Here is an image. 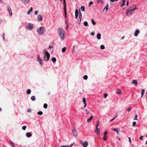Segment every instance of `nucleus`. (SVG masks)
Instances as JSON below:
<instances>
[{
    "label": "nucleus",
    "instance_id": "1",
    "mask_svg": "<svg viewBox=\"0 0 147 147\" xmlns=\"http://www.w3.org/2000/svg\"><path fill=\"white\" fill-rule=\"evenodd\" d=\"M58 32L59 33V36L61 39L63 40L65 37V32L64 30L61 28H59L58 29Z\"/></svg>",
    "mask_w": 147,
    "mask_h": 147
},
{
    "label": "nucleus",
    "instance_id": "2",
    "mask_svg": "<svg viewBox=\"0 0 147 147\" xmlns=\"http://www.w3.org/2000/svg\"><path fill=\"white\" fill-rule=\"evenodd\" d=\"M36 31L38 35L40 36H41L43 35L46 31L45 28L44 26L40 27L37 28Z\"/></svg>",
    "mask_w": 147,
    "mask_h": 147
},
{
    "label": "nucleus",
    "instance_id": "3",
    "mask_svg": "<svg viewBox=\"0 0 147 147\" xmlns=\"http://www.w3.org/2000/svg\"><path fill=\"white\" fill-rule=\"evenodd\" d=\"M44 59V60L47 61L49 60L50 55L46 49L43 50Z\"/></svg>",
    "mask_w": 147,
    "mask_h": 147
},
{
    "label": "nucleus",
    "instance_id": "4",
    "mask_svg": "<svg viewBox=\"0 0 147 147\" xmlns=\"http://www.w3.org/2000/svg\"><path fill=\"white\" fill-rule=\"evenodd\" d=\"M34 25L32 23H29L28 26L26 27V29L29 30H31L33 28Z\"/></svg>",
    "mask_w": 147,
    "mask_h": 147
},
{
    "label": "nucleus",
    "instance_id": "5",
    "mask_svg": "<svg viewBox=\"0 0 147 147\" xmlns=\"http://www.w3.org/2000/svg\"><path fill=\"white\" fill-rule=\"evenodd\" d=\"M80 143L83 146V147H87L88 145V143L87 141H85L84 142L82 141H80Z\"/></svg>",
    "mask_w": 147,
    "mask_h": 147
},
{
    "label": "nucleus",
    "instance_id": "6",
    "mask_svg": "<svg viewBox=\"0 0 147 147\" xmlns=\"http://www.w3.org/2000/svg\"><path fill=\"white\" fill-rule=\"evenodd\" d=\"M136 8V6L135 5H133L128 8V11L131 10L132 13Z\"/></svg>",
    "mask_w": 147,
    "mask_h": 147
},
{
    "label": "nucleus",
    "instance_id": "7",
    "mask_svg": "<svg viewBox=\"0 0 147 147\" xmlns=\"http://www.w3.org/2000/svg\"><path fill=\"white\" fill-rule=\"evenodd\" d=\"M63 3L64 11L65 12V18H66L67 12H66V4H65V0H63Z\"/></svg>",
    "mask_w": 147,
    "mask_h": 147
},
{
    "label": "nucleus",
    "instance_id": "8",
    "mask_svg": "<svg viewBox=\"0 0 147 147\" xmlns=\"http://www.w3.org/2000/svg\"><path fill=\"white\" fill-rule=\"evenodd\" d=\"M72 133L74 136H77L78 133L76 129H74L72 130Z\"/></svg>",
    "mask_w": 147,
    "mask_h": 147
},
{
    "label": "nucleus",
    "instance_id": "9",
    "mask_svg": "<svg viewBox=\"0 0 147 147\" xmlns=\"http://www.w3.org/2000/svg\"><path fill=\"white\" fill-rule=\"evenodd\" d=\"M112 130L115 131L117 133V134H119V131L120 130V129L119 128H117L113 129H112Z\"/></svg>",
    "mask_w": 147,
    "mask_h": 147
},
{
    "label": "nucleus",
    "instance_id": "10",
    "mask_svg": "<svg viewBox=\"0 0 147 147\" xmlns=\"http://www.w3.org/2000/svg\"><path fill=\"white\" fill-rule=\"evenodd\" d=\"M132 13V12H131V10L128 11V9H127V10L126 12V14L128 16H130Z\"/></svg>",
    "mask_w": 147,
    "mask_h": 147
},
{
    "label": "nucleus",
    "instance_id": "11",
    "mask_svg": "<svg viewBox=\"0 0 147 147\" xmlns=\"http://www.w3.org/2000/svg\"><path fill=\"white\" fill-rule=\"evenodd\" d=\"M139 32H140L139 30H136L134 32V36L136 37L138 35V34H139Z\"/></svg>",
    "mask_w": 147,
    "mask_h": 147
},
{
    "label": "nucleus",
    "instance_id": "12",
    "mask_svg": "<svg viewBox=\"0 0 147 147\" xmlns=\"http://www.w3.org/2000/svg\"><path fill=\"white\" fill-rule=\"evenodd\" d=\"M29 0H22V3L25 4H27L29 1Z\"/></svg>",
    "mask_w": 147,
    "mask_h": 147
},
{
    "label": "nucleus",
    "instance_id": "13",
    "mask_svg": "<svg viewBox=\"0 0 147 147\" xmlns=\"http://www.w3.org/2000/svg\"><path fill=\"white\" fill-rule=\"evenodd\" d=\"M101 34L100 33H98L96 35V38L98 40H100L101 38Z\"/></svg>",
    "mask_w": 147,
    "mask_h": 147
},
{
    "label": "nucleus",
    "instance_id": "14",
    "mask_svg": "<svg viewBox=\"0 0 147 147\" xmlns=\"http://www.w3.org/2000/svg\"><path fill=\"white\" fill-rule=\"evenodd\" d=\"M132 83L134 84L135 86H136L138 84V82L136 80H133L132 81Z\"/></svg>",
    "mask_w": 147,
    "mask_h": 147
},
{
    "label": "nucleus",
    "instance_id": "15",
    "mask_svg": "<svg viewBox=\"0 0 147 147\" xmlns=\"http://www.w3.org/2000/svg\"><path fill=\"white\" fill-rule=\"evenodd\" d=\"M26 135L27 137H30L32 136V134L29 132H27L26 134Z\"/></svg>",
    "mask_w": 147,
    "mask_h": 147
},
{
    "label": "nucleus",
    "instance_id": "16",
    "mask_svg": "<svg viewBox=\"0 0 147 147\" xmlns=\"http://www.w3.org/2000/svg\"><path fill=\"white\" fill-rule=\"evenodd\" d=\"M93 116H91L88 119H87V121L88 122H90L91 121V120L92 119V118H93Z\"/></svg>",
    "mask_w": 147,
    "mask_h": 147
},
{
    "label": "nucleus",
    "instance_id": "17",
    "mask_svg": "<svg viewBox=\"0 0 147 147\" xmlns=\"http://www.w3.org/2000/svg\"><path fill=\"white\" fill-rule=\"evenodd\" d=\"M144 92H145V90L143 89H142V91L141 92V94H142L141 97H142V96H143V95H144Z\"/></svg>",
    "mask_w": 147,
    "mask_h": 147
},
{
    "label": "nucleus",
    "instance_id": "18",
    "mask_svg": "<svg viewBox=\"0 0 147 147\" xmlns=\"http://www.w3.org/2000/svg\"><path fill=\"white\" fill-rule=\"evenodd\" d=\"M121 90L119 89L117 91V92H116V94H121Z\"/></svg>",
    "mask_w": 147,
    "mask_h": 147
},
{
    "label": "nucleus",
    "instance_id": "19",
    "mask_svg": "<svg viewBox=\"0 0 147 147\" xmlns=\"http://www.w3.org/2000/svg\"><path fill=\"white\" fill-rule=\"evenodd\" d=\"M52 61L54 63H55L56 61V59L55 57H53L51 59Z\"/></svg>",
    "mask_w": 147,
    "mask_h": 147
},
{
    "label": "nucleus",
    "instance_id": "20",
    "mask_svg": "<svg viewBox=\"0 0 147 147\" xmlns=\"http://www.w3.org/2000/svg\"><path fill=\"white\" fill-rule=\"evenodd\" d=\"M31 92V90L30 89H28L26 91V93L27 94H30Z\"/></svg>",
    "mask_w": 147,
    "mask_h": 147
},
{
    "label": "nucleus",
    "instance_id": "21",
    "mask_svg": "<svg viewBox=\"0 0 147 147\" xmlns=\"http://www.w3.org/2000/svg\"><path fill=\"white\" fill-rule=\"evenodd\" d=\"M38 61L39 62V63H40L41 65H43V63L41 59H39V60H38Z\"/></svg>",
    "mask_w": 147,
    "mask_h": 147
},
{
    "label": "nucleus",
    "instance_id": "22",
    "mask_svg": "<svg viewBox=\"0 0 147 147\" xmlns=\"http://www.w3.org/2000/svg\"><path fill=\"white\" fill-rule=\"evenodd\" d=\"M96 133H98L100 132V130L98 128H96V130L94 131Z\"/></svg>",
    "mask_w": 147,
    "mask_h": 147
},
{
    "label": "nucleus",
    "instance_id": "23",
    "mask_svg": "<svg viewBox=\"0 0 147 147\" xmlns=\"http://www.w3.org/2000/svg\"><path fill=\"white\" fill-rule=\"evenodd\" d=\"M31 99L32 101H34L36 100L35 97L34 96H32L31 97Z\"/></svg>",
    "mask_w": 147,
    "mask_h": 147
},
{
    "label": "nucleus",
    "instance_id": "24",
    "mask_svg": "<svg viewBox=\"0 0 147 147\" xmlns=\"http://www.w3.org/2000/svg\"><path fill=\"white\" fill-rule=\"evenodd\" d=\"M7 8L9 12H10V11H11V7L9 5H8L7 6Z\"/></svg>",
    "mask_w": 147,
    "mask_h": 147
},
{
    "label": "nucleus",
    "instance_id": "25",
    "mask_svg": "<svg viewBox=\"0 0 147 147\" xmlns=\"http://www.w3.org/2000/svg\"><path fill=\"white\" fill-rule=\"evenodd\" d=\"M81 9L82 11H84L85 10V7L84 6H82L81 7Z\"/></svg>",
    "mask_w": 147,
    "mask_h": 147
},
{
    "label": "nucleus",
    "instance_id": "26",
    "mask_svg": "<svg viewBox=\"0 0 147 147\" xmlns=\"http://www.w3.org/2000/svg\"><path fill=\"white\" fill-rule=\"evenodd\" d=\"M100 48L101 49H105V46L103 45H101L100 46Z\"/></svg>",
    "mask_w": 147,
    "mask_h": 147
},
{
    "label": "nucleus",
    "instance_id": "27",
    "mask_svg": "<svg viewBox=\"0 0 147 147\" xmlns=\"http://www.w3.org/2000/svg\"><path fill=\"white\" fill-rule=\"evenodd\" d=\"M66 47H63L62 49V52H65V50H66Z\"/></svg>",
    "mask_w": 147,
    "mask_h": 147
},
{
    "label": "nucleus",
    "instance_id": "28",
    "mask_svg": "<svg viewBox=\"0 0 147 147\" xmlns=\"http://www.w3.org/2000/svg\"><path fill=\"white\" fill-rule=\"evenodd\" d=\"M47 105L46 103L44 104V105H43V107L44 108L47 109Z\"/></svg>",
    "mask_w": 147,
    "mask_h": 147
},
{
    "label": "nucleus",
    "instance_id": "29",
    "mask_svg": "<svg viewBox=\"0 0 147 147\" xmlns=\"http://www.w3.org/2000/svg\"><path fill=\"white\" fill-rule=\"evenodd\" d=\"M91 22H92V23L93 25H94L95 24L96 22H94V21L93 20V19H92Z\"/></svg>",
    "mask_w": 147,
    "mask_h": 147
},
{
    "label": "nucleus",
    "instance_id": "30",
    "mask_svg": "<svg viewBox=\"0 0 147 147\" xmlns=\"http://www.w3.org/2000/svg\"><path fill=\"white\" fill-rule=\"evenodd\" d=\"M88 78V77L86 75H84L83 76V78H84V79L85 80H87V79Z\"/></svg>",
    "mask_w": 147,
    "mask_h": 147
},
{
    "label": "nucleus",
    "instance_id": "31",
    "mask_svg": "<svg viewBox=\"0 0 147 147\" xmlns=\"http://www.w3.org/2000/svg\"><path fill=\"white\" fill-rule=\"evenodd\" d=\"M37 113L39 115H41L43 113L42 111H39Z\"/></svg>",
    "mask_w": 147,
    "mask_h": 147
},
{
    "label": "nucleus",
    "instance_id": "32",
    "mask_svg": "<svg viewBox=\"0 0 147 147\" xmlns=\"http://www.w3.org/2000/svg\"><path fill=\"white\" fill-rule=\"evenodd\" d=\"M107 136H104L103 137V140H106L107 139Z\"/></svg>",
    "mask_w": 147,
    "mask_h": 147
},
{
    "label": "nucleus",
    "instance_id": "33",
    "mask_svg": "<svg viewBox=\"0 0 147 147\" xmlns=\"http://www.w3.org/2000/svg\"><path fill=\"white\" fill-rule=\"evenodd\" d=\"M99 121H97V124H96V128H98V125H99Z\"/></svg>",
    "mask_w": 147,
    "mask_h": 147
},
{
    "label": "nucleus",
    "instance_id": "34",
    "mask_svg": "<svg viewBox=\"0 0 147 147\" xmlns=\"http://www.w3.org/2000/svg\"><path fill=\"white\" fill-rule=\"evenodd\" d=\"M84 26H87L88 25V23L86 21H85L84 22Z\"/></svg>",
    "mask_w": 147,
    "mask_h": 147
},
{
    "label": "nucleus",
    "instance_id": "35",
    "mask_svg": "<svg viewBox=\"0 0 147 147\" xmlns=\"http://www.w3.org/2000/svg\"><path fill=\"white\" fill-rule=\"evenodd\" d=\"M83 102L84 104H85V103H86V99H85V98H83Z\"/></svg>",
    "mask_w": 147,
    "mask_h": 147
},
{
    "label": "nucleus",
    "instance_id": "36",
    "mask_svg": "<svg viewBox=\"0 0 147 147\" xmlns=\"http://www.w3.org/2000/svg\"><path fill=\"white\" fill-rule=\"evenodd\" d=\"M107 130H106L104 133V136H107Z\"/></svg>",
    "mask_w": 147,
    "mask_h": 147
},
{
    "label": "nucleus",
    "instance_id": "37",
    "mask_svg": "<svg viewBox=\"0 0 147 147\" xmlns=\"http://www.w3.org/2000/svg\"><path fill=\"white\" fill-rule=\"evenodd\" d=\"M84 111L86 112V113L87 114H88L89 113L88 110L87 109H86Z\"/></svg>",
    "mask_w": 147,
    "mask_h": 147
},
{
    "label": "nucleus",
    "instance_id": "38",
    "mask_svg": "<svg viewBox=\"0 0 147 147\" xmlns=\"http://www.w3.org/2000/svg\"><path fill=\"white\" fill-rule=\"evenodd\" d=\"M138 115L136 114L135 115V117L134 118V120H137V117H138Z\"/></svg>",
    "mask_w": 147,
    "mask_h": 147
},
{
    "label": "nucleus",
    "instance_id": "39",
    "mask_svg": "<svg viewBox=\"0 0 147 147\" xmlns=\"http://www.w3.org/2000/svg\"><path fill=\"white\" fill-rule=\"evenodd\" d=\"M26 126H24L22 127V129L23 130H25L26 129Z\"/></svg>",
    "mask_w": 147,
    "mask_h": 147
},
{
    "label": "nucleus",
    "instance_id": "40",
    "mask_svg": "<svg viewBox=\"0 0 147 147\" xmlns=\"http://www.w3.org/2000/svg\"><path fill=\"white\" fill-rule=\"evenodd\" d=\"M82 18V13L80 12L79 18Z\"/></svg>",
    "mask_w": 147,
    "mask_h": 147
},
{
    "label": "nucleus",
    "instance_id": "41",
    "mask_svg": "<svg viewBox=\"0 0 147 147\" xmlns=\"http://www.w3.org/2000/svg\"><path fill=\"white\" fill-rule=\"evenodd\" d=\"M108 5L107 4V6L106 7H105L104 9V10L105 9H106V11H107V10L108 9Z\"/></svg>",
    "mask_w": 147,
    "mask_h": 147
},
{
    "label": "nucleus",
    "instance_id": "42",
    "mask_svg": "<svg viewBox=\"0 0 147 147\" xmlns=\"http://www.w3.org/2000/svg\"><path fill=\"white\" fill-rule=\"evenodd\" d=\"M136 122L135 121H134L133 122V125H132V126H134L136 124Z\"/></svg>",
    "mask_w": 147,
    "mask_h": 147
},
{
    "label": "nucleus",
    "instance_id": "43",
    "mask_svg": "<svg viewBox=\"0 0 147 147\" xmlns=\"http://www.w3.org/2000/svg\"><path fill=\"white\" fill-rule=\"evenodd\" d=\"M10 144L12 145V146H14V143L13 142L10 141Z\"/></svg>",
    "mask_w": 147,
    "mask_h": 147
},
{
    "label": "nucleus",
    "instance_id": "44",
    "mask_svg": "<svg viewBox=\"0 0 147 147\" xmlns=\"http://www.w3.org/2000/svg\"><path fill=\"white\" fill-rule=\"evenodd\" d=\"M37 18H42V17L40 15H38Z\"/></svg>",
    "mask_w": 147,
    "mask_h": 147
},
{
    "label": "nucleus",
    "instance_id": "45",
    "mask_svg": "<svg viewBox=\"0 0 147 147\" xmlns=\"http://www.w3.org/2000/svg\"><path fill=\"white\" fill-rule=\"evenodd\" d=\"M107 93H105L104 95V97L105 98H106L107 96Z\"/></svg>",
    "mask_w": 147,
    "mask_h": 147
},
{
    "label": "nucleus",
    "instance_id": "46",
    "mask_svg": "<svg viewBox=\"0 0 147 147\" xmlns=\"http://www.w3.org/2000/svg\"><path fill=\"white\" fill-rule=\"evenodd\" d=\"M2 34H3V39L4 40H5V37H4V36L5 35V33L3 32L2 33Z\"/></svg>",
    "mask_w": 147,
    "mask_h": 147
},
{
    "label": "nucleus",
    "instance_id": "47",
    "mask_svg": "<svg viewBox=\"0 0 147 147\" xmlns=\"http://www.w3.org/2000/svg\"><path fill=\"white\" fill-rule=\"evenodd\" d=\"M75 14H78V9H76L75 11Z\"/></svg>",
    "mask_w": 147,
    "mask_h": 147
},
{
    "label": "nucleus",
    "instance_id": "48",
    "mask_svg": "<svg viewBox=\"0 0 147 147\" xmlns=\"http://www.w3.org/2000/svg\"><path fill=\"white\" fill-rule=\"evenodd\" d=\"M143 136H140V140H143Z\"/></svg>",
    "mask_w": 147,
    "mask_h": 147
},
{
    "label": "nucleus",
    "instance_id": "49",
    "mask_svg": "<svg viewBox=\"0 0 147 147\" xmlns=\"http://www.w3.org/2000/svg\"><path fill=\"white\" fill-rule=\"evenodd\" d=\"M61 147H70V146H62Z\"/></svg>",
    "mask_w": 147,
    "mask_h": 147
},
{
    "label": "nucleus",
    "instance_id": "50",
    "mask_svg": "<svg viewBox=\"0 0 147 147\" xmlns=\"http://www.w3.org/2000/svg\"><path fill=\"white\" fill-rule=\"evenodd\" d=\"M93 2H90L89 3V6H90V5H92V4L93 3Z\"/></svg>",
    "mask_w": 147,
    "mask_h": 147
},
{
    "label": "nucleus",
    "instance_id": "51",
    "mask_svg": "<svg viewBox=\"0 0 147 147\" xmlns=\"http://www.w3.org/2000/svg\"><path fill=\"white\" fill-rule=\"evenodd\" d=\"M118 0H110V1L111 2H113L114 1H117Z\"/></svg>",
    "mask_w": 147,
    "mask_h": 147
},
{
    "label": "nucleus",
    "instance_id": "52",
    "mask_svg": "<svg viewBox=\"0 0 147 147\" xmlns=\"http://www.w3.org/2000/svg\"><path fill=\"white\" fill-rule=\"evenodd\" d=\"M9 14L10 16H11L12 15V13L11 12V11H10V12H9Z\"/></svg>",
    "mask_w": 147,
    "mask_h": 147
},
{
    "label": "nucleus",
    "instance_id": "53",
    "mask_svg": "<svg viewBox=\"0 0 147 147\" xmlns=\"http://www.w3.org/2000/svg\"><path fill=\"white\" fill-rule=\"evenodd\" d=\"M127 111H128L129 112V111H130L131 110V109L130 108H128L127 109Z\"/></svg>",
    "mask_w": 147,
    "mask_h": 147
},
{
    "label": "nucleus",
    "instance_id": "54",
    "mask_svg": "<svg viewBox=\"0 0 147 147\" xmlns=\"http://www.w3.org/2000/svg\"><path fill=\"white\" fill-rule=\"evenodd\" d=\"M94 34H95L94 33V32H92L91 33V35H93V36L94 35Z\"/></svg>",
    "mask_w": 147,
    "mask_h": 147
},
{
    "label": "nucleus",
    "instance_id": "55",
    "mask_svg": "<svg viewBox=\"0 0 147 147\" xmlns=\"http://www.w3.org/2000/svg\"><path fill=\"white\" fill-rule=\"evenodd\" d=\"M115 118V117H114V118H113V119H111L110 120V121L111 122V121H112L113 120H114Z\"/></svg>",
    "mask_w": 147,
    "mask_h": 147
},
{
    "label": "nucleus",
    "instance_id": "56",
    "mask_svg": "<svg viewBox=\"0 0 147 147\" xmlns=\"http://www.w3.org/2000/svg\"><path fill=\"white\" fill-rule=\"evenodd\" d=\"M32 7H31L29 11L31 12L32 11Z\"/></svg>",
    "mask_w": 147,
    "mask_h": 147
},
{
    "label": "nucleus",
    "instance_id": "57",
    "mask_svg": "<svg viewBox=\"0 0 147 147\" xmlns=\"http://www.w3.org/2000/svg\"><path fill=\"white\" fill-rule=\"evenodd\" d=\"M78 14H75L76 18H78Z\"/></svg>",
    "mask_w": 147,
    "mask_h": 147
},
{
    "label": "nucleus",
    "instance_id": "58",
    "mask_svg": "<svg viewBox=\"0 0 147 147\" xmlns=\"http://www.w3.org/2000/svg\"><path fill=\"white\" fill-rule=\"evenodd\" d=\"M38 11H36L34 13L36 15H37L38 13Z\"/></svg>",
    "mask_w": 147,
    "mask_h": 147
},
{
    "label": "nucleus",
    "instance_id": "59",
    "mask_svg": "<svg viewBox=\"0 0 147 147\" xmlns=\"http://www.w3.org/2000/svg\"><path fill=\"white\" fill-rule=\"evenodd\" d=\"M40 56L39 55H38L37 57V60H39V59H40Z\"/></svg>",
    "mask_w": 147,
    "mask_h": 147
},
{
    "label": "nucleus",
    "instance_id": "60",
    "mask_svg": "<svg viewBox=\"0 0 147 147\" xmlns=\"http://www.w3.org/2000/svg\"><path fill=\"white\" fill-rule=\"evenodd\" d=\"M28 112H31V110L30 109H29L28 110Z\"/></svg>",
    "mask_w": 147,
    "mask_h": 147
},
{
    "label": "nucleus",
    "instance_id": "61",
    "mask_svg": "<svg viewBox=\"0 0 147 147\" xmlns=\"http://www.w3.org/2000/svg\"><path fill=\"white\" fill-rule=\"evenodd\" d=\"M97 133V135L98 136H99L100 135V132H99L98 133V132Z\"/></svg>",
    "mask_w": 147,
    "mask_h": 147
},
{
    "label": "nucleus",
    "instance_id": "62",
    "mask_svg": "<svg viewBox=\"0 0 147 147\" xmlns=\"http://www.w3.org/2000/svg\"><path fill=\"white\" fill-rule=\"evenodd\" d=\"M128 138H129V141L130 143L131 142V139H130V138L129 137H128Z\"/></svg>",
    "mask_w": 147,
    "mask_h": 147
},
{
    "label": "nucleus",
    "instance_id": "63",
    "mask_svg": "<svg viewBox=\"0 0 147 147\" xmlns=\"http://www.w3.org/2000/svg\"><path fill=\"white\" fill-rule=\"evenodd\" d=\"M129 3V1H128L126 3V5H127V6H128Z\"/></svg>",
    "mask_w": 147,
    "mask_h": 147
},
{
    "label": "nucleus",
    "instance_id": "64",
    "mask_svg": "<svg viewBox=\"0 0 147 147\" xmlns=\"http://www.w3.org/2000/svg\"><path fill=\"white\" fill-rule=\"evenodd\" d=\"M84 104V107L85 108V107H86V103H85V104Z\"/></svg>",
    "mask_w": 147,
    "mask_h": 147
}]
</instances>
